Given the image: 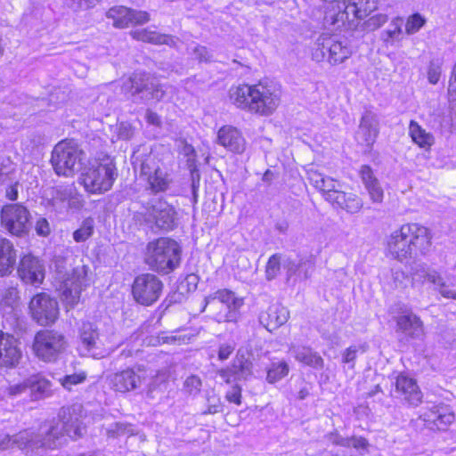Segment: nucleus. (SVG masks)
Segmentation results:
<instances>
[{
    "instance_id": "1",
    "label": "nucleus",
    "mask_w": 456,
    "mask_h": 456,
    "mask_svg": "<svg viewBox=\"0 0 456 456\" xmlns=\"http://www.w3.org/2000/svg\"><path fill=\"white\" fill-rule=\"evenodd\" d=\"M69 410L61 409L59 413L60 419L57 422L44 423L37 432L26 429L16 434L14 443L20 449H56L61 444L64 435L72 439L82 436L78 419H67Z\"/></svg>"
},
{
    "instance_id": "2",
    "label": "nucleus",
    "mask_w": 456,
    "mask_h": 456,
    "mask_svg": "<svg viewBox=\"0 0 456 456\" xmlns=\"http://www.w3.org/2000/svg\"><path fill=\"white\" fill-rule=\"evenodd\" d=\"M230 99L238 108L260 116L272 115L281 103V86L273 82L240 85L230 89Z\"/></svg>"
},
{
    "instance_id": "3",
    "label": "nucleus",
    "mask_w": 456,
    "mask_h": 456,
    "mask_svg": "<svg viewBox=\"0 0 456 456\" xmlns=\"http://www.w3.org/2000/svg\"><path fill=\"white\" fill-rule=\"evenodd\" d=\"M430 231L419 224H403L387 238L388 254L399 262L426 256L431 249Z\"/></svg>"
},
{
    "instance_id": "4",
    "label": "nucleus",
    "mask_w": 456,
    "mask_h": 456,
    "mask_svg": "<svg viewBox=\"0 0 456 456\" xmlns=\"http://www.w3.org/2000/svg\"><path fill=\"white\" fill-rule=\"evenodd\" d=\"M181 254L182 248L175 240L161 237L147 244L144 262L151 270L167 274L180 265Z\"/></svg>"
},
{
    "instance_id": "5",
    "label": "nucleus",
    "mask_w": 456,
    "mask_h": 456,
    "mask_svg": "<svg viewBox=\"0 0 456 456\" xmlns=\"http://www.w3.org/2000/svg\"><path fill=\"white\" fill-rule=\"evenodd\" d=\"M244 300L230 289H218L204 298L202 312L207 311L218 323L236 322Z\"/></svg>"
},
{
    "instance_id": "6",
    "label": "nucleus",
    "mask_w": 456,
    "mask_h": 456,
    "mask_svg": "<svg viewBox=\"0 0 456 456\" xmlns=\"http://www.w3.org/2000/svg\"><path fill=\"white\" fill-rule=\"evenodd\" d=\"M65 261L57 258L55 266L60 274L63 273L62 299L67 305L73 307L79 302L82 290L89 285L88 267L79 260L74 263L70 270H67L62 265Z\"/></svg>"
},
{
    "instance_id": "7",
    "label": "nucleus",
    "mask_w": 456,
    "mask_h": 456,
    "mask_svg": "<svg viewBox=\"0 0 456 456\" xmlns=\"http://www.w3.org/2000/svg\"><path fill=\"white\" fill-rule=\"evenodd\" d=\"M118 175L117 168L111 159L103 162L94 160L81 169L80 180L85 189L91 193H102L109 191Z\"/></svg>"
},
{
    "instance_id": "8",
    "label": "nucleus",
    "mask_w": 456,
    "mask_h": 456,
    "mask_svg": "<svg viewBox=\"0 0 456 456\" xmlns=\"http://www.w3.org/2000/svg\"><path fill=\"white\" fill-rule=\"evenodd\" d=\"M84 156V151L75 142L65 140L54 146L51 163L58 175L70 177L81 169Z\"/></svg>"
},
{
    "instance_id": "9",
    "label": "nucleus",
    "mask_w": 456,
    "mask_h": 456,
    "mask_svg": "<svg viewBox=\"0 0 456 456\" xmlns=\"http://www.w3.org/2000/svg\"><path fill=\"white\" fill-rule=\"evenodd\" d=\"M144 222L157 232H170L176 228L178 214L174 206L163 199H154L146 203L144 207Z\"/></svg>"
},
{
    "instance_id": "10",
    "label": "nucleus",
    "mask_w": 456,
    "mask_h": 456,
    "mask_svg": "<svg viewBox=\"0 0 456 456\" xmlns=\"http://www.w3.org/2000/svg\"><path fill=\"white\" fill-rule=\"evenodd\" d=\"M168 88L145 73H134L122 86L123 91L130 94L134 101L139 98L143 102L163 100Z\"/></svg>"
},
{
    "instance_id": "11",
    "label": "nucleus",
    "mask_w": 456,
    "mask_h": 456,
    "mask_svg": "<svg viewBox=\"0 0 456 456\" xmlns=\"http://www.w3.org/2000/svg\"><path fill=\"white\" fill-rule=\"evenodd\" d=\"M65 336L54 330H43L36 333L33 351L36 356L45 362H55L67 347Z\"/></svg>"
},
{
    "instance_id": "12",
    "label": "nucleus",
    "mask_w": 456,
    "mask_h": 456,
    "mask_svg": "<svg viewBox=\"0 0 456 456\" xmlns=\"http://www.w3.org/2000/svg\"><path fill=\"white\" fill-rule=\"evenodd\" d=\"M0 217L2 226L12 235L21 237L28 234L31 228L30 212L21 204L13 203L4 206Z\"/></svg>"
},
{
    "instance_id": "13",
    "label": "nucleus",
    "mask_w": 456,
    "mask_h": 456,
    "mask_svg": "<svg viewBox=\"0 0 456 456\" xmlns=\"http://www.w3.org/2000/svg\"><path fill=\"white\" fill-rule=\"evenodd\" d=\"M140 177L146 182V189L153 193L166 191L173 182L171 175L159 166L157 158L151 155L142 160Z\"/></svg>"
},
{
    "instance_id": "14",
    "label": "nucleus",
    "mask_w": 456,
    "mask_h": 456,
    "mask_svg": "<svg viewBox=\"0 0 456 456\" xmlns=\"http://www.w3.org/2000/svg\"><path fill=\"white\" fill-rule=\"evenodd\" d=\"M163 288L164 284L157 275L142 273L134 279L132 295L138 304L149 306L159 300Z\"/></svg>"
},
{
    "instance_id": "15",
    "label": "nucleus",
    "mask_w": 456,
    "mask_h": 456,
    "mask_svg": "<svg viewBox=\"0 0 456 456\" xmlns=\"http://www.w3.org/2000/svg\"><path fill=\"white\" fill-rule=\"evenodd\" d=\"M28 308L32 318L42 326L54 323L59 316L57 300L45 292L35 295L29 302Z\"/></svg>"
},
{
    "instance_id": "16",
    "label": "nucleus",
    "mask_w": 456,
    "mask_h": 456,
    "mask_svg": "<svg viewBox=\"0 0 456 456\" xmlns=\"http://www.w3.org/2000/svg\"><path fill=\"white\" fill-rule=\"evenodd\" d=\"M106 17L112 20L114 28L121 29L130 26H142L151 20V15L148 12L124 5H116L110 8L106 12Z\"/></svg>"
},
{
    "instance_id": "17",
    "label": "nucleus",
    "mask_w": 456,
    "mask_h": 456,
    "mask_svg": "<svg viewBox=\"0 0 456 456\" xmlns=\"http://www.w3.org/2000/svg\"><path fill=\"white\" fill-rule=\"evenodd\" d=\"M349 2H353V0H341L336 2L330 8L327 7L323 18L324 26L331 29L341 28L349 30L357 29L361 26L362 18L355 17L354 19L353 15L341 17V14L346 12V7Z\"/></svg>"
},
{
    "instance_id": "18",
    "label": "nucleus",
    "mask_w": 456,
    "mask_h": 456,
    "mask_svg": "<svg viewBox=\"0 0 456 456\" xmlns=\"http://www.w3.org/2000/svg\"><path fill=\"white\" fill-rule=\"evenodd\" d=\"M78 351L81 355L102 358L105 351L102 347L97 327L91 322H84L79 330Z\"/></svg>"
},
{
    "instance_id": "19",
    "label": "nucleus",
    "mask_w": 456,
    "mask_h": 456,
    "mask_svg": "<svg viewBox=\"0 0 456 456\" xmlns=\"http://www.w3.org/2000/svg\"><path fill=\"white\" fill-rule=\"evenodd\" d=\"M21 357L22 351L18 339L0 330V368H15Z\"/></svg>"
},
{
    "instance_id": "20",
    "label": "nucleus",
    "mask_w": 456,
    "mask_h": 456,
    "mask_svg": "<svg viewBox=\"0 0 456 456\" xmlns=\"http://www.w3.org/2000/svg\"><path fill=\"white\" fill-rule=\"evenodd\" d=\"M18 273L25 283L38 287L45 279V267L37 257L28 255L21 258Z\"/></svg>"
},
{
    "instance_id": "21",
    "label": "nucleus",
    "mask_w": 456,
    "mask_h": 456,
    "mask_svg": "<svg viewBox=\"0 0 456 456\" xmlns=\"http://www.w3.org/2000/svg\"><path fill=\"white\" fill-rule=\"evenodd\" d=\"M429 428L446 429L455 419L454 412L445 404L435 405L419 417Z\"/></svg>"
},
{
    "instance_id": "22",
    "label": "nucleus",
    "mask_w": 456,
    "mask_h": 456,
    "mask_svg": "<svg viewBox=\"0 0 456 456\" xmlns=\"http://www.w3.org/2000/svg\"><path fill=\"white\" fill-rule=\"evenodd\" d=\"M396 396L406 402L411 406H418L422 403L423 394L416 380L404 374L397 376L395 380Z\"/></svg>"
},
{
    "instance_id": "23",
    "label": "nucleus",
    "mask_w": 456,
    "mask_h": 456,
    "mask_svg": "<svg viewBox=\"0 0 456 456\" xmlns=\"http://www.w3.org/2000/svg\"><path fill=\"white\" fill-rule=\"evenodd\" d=\"M107 379L110 387L120 393L134 390L142 383L141 375L131 368L112 373Z\"/></svg>"
},
{
    "instance_id": "24",
    "label": "nucleus",
    "mask_w": 456,
    "mask_h": 456,
    "mask_svg": "<svg viewBox=\"0 0 456 456\" xmlns=\"http://www.w3.org/2000/svg\"><path fill=\"white\" fill-rule=\"evenodd\" d=\"M289 318V310L279 303L270 305L259 314L260 323L269 331H273L285 324Z\"/></svg>"
},
{
    "instance_id": "25",
    "label": "nucleus",
    "mask_w": 456,
    "mask_h": 456,
    "mask_svg": "<svg viewBox=\"0 0 456 456\" xmlns=\"http://www.w3.org/2000/svg\"><path fill=\"white\" fill-rule=\"evenodd\" d=\"M379 119L378 117L370 112L366 111L360 121L358 130L356 132V139L359 143L371 146L379 134Z\"/></svg>"
},
{
    "instance_id": "26",
    "label": "nucleus",
    "mask_w": 456,
    "mask_h": 456,
    "mask_svg": "<svg viewBox=\"0 0 456 456\" xmlns=\"http://www.w3.org/2000/svg\"><path fill=\"white\" fill-rule=\"evenodd\" d=\"M131 37L134 40L156 45H167L175 48L177 46V38L167 34H161L151 27L133 29L129 32Z\"/></svg>"
},
{
    "instance_id": "27",
    "label": "nucleus",
    "mask_w": 456,
    "mask_h": 456,
    "mask_svg": "<svg viewBox=\"0 0 456 456\" xmlns=\"http://www.w3.org/2000/svg\"><path fill=\"white\" fill-rule=\"evenodd\" d=\"M217 142L234 153H242L246 149V140L242 134L232 126H224L219 129Z\"/></svg>"
},
{
    "instance_id": "28",
    "label": "nucleus",
    "mask_w": 456,
    "mask_h": 456,
    "mask_svg": "<svg viewBox=\"0 0 456 456\" xmlns=\"http://www.w3.org/2000/svg\"><path fill=\"white\" fill-rule=\"evenodd\" d=\"M321 45L322 55L328 53V61L333 65L342 63L352 53L346 44L331 37L324 38Z\"/></svg>"
},
{
    "instance_id": "29",
    "label": "nucleus",
    "mask_w": 456,
    "mask_h": 456,
    "mask_svg": "<svg viewBox=\"0 0 456 456\" xmlns=\"http://www.w3.org/2000/svg\"><path fill=\"white\" fill-rule=\"evenodd\" d=\"M332 195L333 198H330L329 203L334 208L343 209L349 214L359 213L363 207L362 200L351 191L346 192L339 189L336 194L333 193Z\"/></svg>"
},
{
    "instance_id": "30",
    "label": "nucleus",
    "mask_w": 456,
    "mask_h": 456,
    "mask_svg": "<svg viewBox=\"0 0 456 456\" xmlns=\"http://www.w3.org/2000/svg\"><path fill=\"white\" fill-rule=\"evenodd\" d=\"M32 401L44 400L52 396L53 384L42 374H34L27 378Z\"/></svg>"
},
{
    "instance_id": "31",
    "label": "nucleus",
    "mask_w": 456,
    "mask_h": 456,
    "mask_svg": "<svg viewBox=\"0 0 456 456\" xmlns=\"http://www.w3.org/2000/svg\"><path fill=\"white\" fill-rule=\"evenodd\" d=\"M289 351L297 362L305 365L316 370H322L324 367V360L322 357L309 346L292 344L289 346Z\"/></svg>"
},
{
    "instance_id": "32",
    "label": "nucleus",
    "mask_w": 456,
    "mask_h": 456,
    "mask_svg": "<svg viewBox=\"0 0 456 456\" xmlns=\"http://www.w3.org/2000/svg\"><path fill=\"white\" fill-rule=\"evenodd\" d=\"M360 176L371 200L376 203H380L383 200L384 191L371 167L368 165L362 166Z\"/></svg>"
},
{
    "instance_id": "33",
    "label": "nucleus",
    "mask_w": 456,
    "mask_h": 456,
    "mask_svg": "<svg viewBox=\"0 0 456 456\" xmlns=\"http://www.w3.org/2000/svg\"><path fill=\"white\" fill-rule=\"evenodd\" d=\"M309 179L311 183L322 192L323 198L328 202L330 200V198H333L331 194H336L341 187L338 181L316 171H311L309 173Z\"/></svg>"
},
{
    "instance_id": "34",
    "label": "nucleus",
    "mask_w": 456,
    "mask_h": 456,
    "mask_svg": "<svg viewBox=\"0 0 456 456\" xmlns=\"http://www.w3.org/2000/svg\"><path fill=\"white\" fill-rule=\"evenodd\" d=\"M396 322L398 329L408 337L420 338L424 334L423 322L412 313L400 315Z\"/></svg>"
},
{
    "instance_id": "35",
    "label": "nucleus",
    "mask_w": 456,
    "mask_h": 456,
    "mask_svg": "<svg viewBox=\"0 0 456 456\" xmlns=\"http://www.w3.org/2000/svg\"><path fill=\"white\" fill-rule=\"evenodd\" d=\"M415 275L434 284L435 289H436L444 297L456 299V290L450 289V287L445 283L443 276L437 271L419 270L416 272Z\"/></svg>"
},
{
    "instance_id": "36",
    "label": "nucleus",
    "mask_w": 456,
    "mask_h": 456,
    "mask_svg": "<svg viewBox=\"0 0 456 456\" xmlns=\"http://www.w3.org/2000/svg\"><path fill=\"white\" fill-rule=\"evenodd\" d=\"M15 263L16 250L12 243L5 238H0V276L10 273Z\"/></svg>"
},
{
    "instance_id": "37",
    "label": "nucleus",
    "mask_w": 456,
    "mask_h": 456,
    "mask_svg": "<svg viewBox=\"0 0 456 456\" xmlns=\"http://www.w3.org/2000/svg\"><path fill=\"white\" fill-rule=\"evenodd\" d=\"M231 368L237 380H247L253 375V363L249 356L240 350L238 351Z\"/></svg>"
},
{
    "instance_id": "38",
    "label": "nucleus",
    "mask_w": 456,
    "mask_h": 456,
    "mask_svg": "<svg viewBox=\"0 0 456 456\" xmlns=\"http://www.w3.org/2000/svg\"><path fill=\"white\" fill-rule=\"evenodd\" d=\"M376 9L377 2L375 0H353V2L348 3L346 12L342 13L341 17L353 15L354 19L358 17L362 20Z\"/></svg>"
},
{
    "instance_id": "39",
    "label": "nucleus",
    "mask_w": 456,
    "mask_h": 456,
    "mask_svg": "<svg viewBox=\"0 0 456 456\" xmlns=\"http://www.w3.org/2000/svg\"><path fill=\"white\" fill-rule=\"evenodd\" d=\"M409 133L412 141L421 148H429L435 142L432 134L426 132L416 121L411 120L409 125Z\"/></svg>"
},
{
    "instance_id": "40",
    "label": "nucleus",
    "mask_w": 456,
    "mask_h": 456,
    "mask_svg": "<svg viewBox=\"0 0 456 456\" xmlns=\"http://www.w3.org/2000/svg\"><path fill=\"white\" fill-rule=\"evenodd\" d=\"M289 372V366L285 361L273 362L267 370L266 380L273 384L282 378L286 377Z\"/></svg>"
},
{
    "instance_id": "41",
    "label": "nucleus",
    "mask_w": 456,
    "mask_h": 456,
    "mask_svg": "<svg viewBox=\"0 0 456 456\" xmlns=\"http://www.w3.org/2000/svg\"><path fill=\"white\" fill-rule=\"evenodd\" d=\"M49 196L51 197L52 204L55 205L58 202H65L72 198L73 186L72 185H57L49 190Z\"/></svg>"
},
{
    "instance_id": "42",
    "label": "nucleus",
    "mask_w": 456,
    "mask_h": 456,
    "mask_svg": "<svg viewBox=\"0 0 456 456\" xmlns=\"http://www.w3.org/2000/svg\"><path fill=\"white\" fill-rule=\"evenodd\" d=\"M94 230V220L92 217L86 218L80 227L73 232V239L76 242L86 241L90 238Z\"/></svg>"
},
{
    "instance_id": "43",
    "label": "nucleus",
    "mask_w": 456,
    "mask_h": 456,
    "mask_svg": "<svg viewBox=\"0 0 456 456\" xmlns=\"http://www.w3.org/2000/svg\"><path fill=\"white\" fill-rule=\"evenodd\" d=\"M87 375L85 371H79L72 374H67L59 379L60 384L64 389L71 391L73 387L82 384L86 380Z\"/></svg>"
},
{
    "instance_id": "44",
    "label": "nucleus",
    "mask_w": 456,
    "mask_h": 456,
    "mask_svg": "<svg viewBox=\"0 0 456 456\" xmlns=\"http://www.w3.org/2000/svg\"><path fill=\"white\" fill-rule=\"evenodd\" d=\"M390 287L395 289H402L407 287L408 276L400 268H392L390 270Z\"/></svg>"
},
{
    "instance_id": "45",
    "label": "nucleus",
    "mask_w": 456,
    "mask_h": 456,
    "mask_svg": "<svg viewBox=\"0 0 456 456\" xmlns=\"http://www.w3.org/2000/svg\"><path fill=\"white\" fill-rule=\"evenodd\" d=\"M444 61L442 59L436 58L429 61L428 66V80L432 85H436L442 74Z\"/></svg>"
},
{
    "instance_id": "46",
    "label": "nucleus",
    "mask_w": 456,
    "mask_h": 456,
    "mask_svg": "<svg viewBox=\"0 0 456 456\" xmlns=\"http://www.w3.org/2000/svg\"><path fill=\"white\" fill-rule=\"evenodd\" d=\"M368 349V346L366 344L359 345V346H351L348 348H346L342 353V362L344 363H350L351 368L354 367V361L357 357V354L359 351L362 353L366 352Z\"/></svg>"
},
{
    "instance_id": "47",
    "label": "nucleus",
    "mask_w": 456,
    "mask_h": 456,
    "mask_svg": "<svg viewBox=\"0 0 456 456\" xmlns=\"http://www.w3.org/2000/svg\"><path fill=\"white\" fill-rule=\"evenodd\" d=\"M426 23V19L419 13L411 15L405 25V31L408 35H412L418 32Z\"/></svg>"
},
{
    "instance_id": "48",
    "label": "nucleus",
    "mask_w": 456,
    "mask_h": 456,
    "mask_svg": "<svg viewBox=\"0 0 456 456\" xmlns=\"http://www.w3.org/2000/svg\"><path fill=\"white\" fill-rule=\"evenodd\" d=\"M300 269L298 270V277L303 280H307L311 277L314 270L315 262L313 256L299 260Z\"/></svg>"
},
{
    "instance_id": "49",
    "label": "nucleus",
    "mask_w": 456,
    "mask_h": 456,
    "mask_svg": "<svg viewBox=\"0 0 456 456\" xmlns=\"http://www.w3.org/2000/svg\"><path fill=\"white\" fill-rule=\"evenodd\" d=\"M281 269V256L278 254H273L270 256L266 267H265V275L267 280L274 279Z\"/></svg>"
},
{
    "instance_id": "50",
    "label": "nucleus",
    "mask_w": 456,
    "mask_h": 456,
    "mask_svg": "<svg viewBox=\"0 0 456 456\" xmlns=\"http://www.w3.org/2000/svg\"><path fill=\"white\" fill-rule=\"evenodd\" d=\"M387 21V16L386 14L379 13L370 17L367 20L361 23V26L364 30L372 31L380 28Z\"/></svg>"
},
{
    "instance_id": "51",
    "label": "nucleus",
    "mask_w": 456,
    "mask_h": 456,
    "mask_svg": "<svg viewBox=\"0 0 456 456\" xmlns=\"http://www.w3.org/2000/svg\"><path fill=\"white\" fill-rule=\"evenodd\" d=\"M402 24H403V19L401 18H395L392 20L390 27L391 28L384 31L382 33V38L384 42L388 43L394 38H397L398 36L402 33Z\"/></svg>"
},
{
    "instance_id": "52",
    "label": "nucleus",
    "mask_w": 456,
    "mask_h": 456,
    "mask_svg": "<svg viewBox=\"0 0 456 456\" xmlns=\"http://www.w3.org/2000/svg\"><path fill=\"white\" fill-rule=\"evenodd\" d=\"M224 411V404L221 399L213 395L207 398V409L202 412L203 414H216Z\"/></svg>"
},
{
    "instance_id": "53",
    "label": "nucleus",
    "mask_w": 456,
    "mask_h": 456,
    "mask_svg": "<svg viewBox=\"0 0 456 456\" xmlns=\"http://www.w3.org/2000/svg\"><path fill=\"white\" fill-rule=\"evenodd\" d=\"M201 385V379L196 375H191L185 379L183 387L188 394L195 395L200 391Z\"/></svg>"
},
{
    "instance_id": "54",
    "label": "nucleus",
    "mask_w": 456,
    "mask_h": 456,
    "mask_svg": "<svg viewBox=\"0 0 456 456\" xmlns=\"http://www.w3.org/2000/svg\"><path fill=\"white\" fill-rule=\"evenodd\" d=\"M27 389H28V385L26 379L20 383L9 384L4 389V394L10 397H17L25 393Z\"/></svg>"
},
{
    "instance_id": "55",
    "label": "nucleus",
    "mask_w": 456,
    "mask_h": 456,
    "mask_svg": "<svg viewBox=\"0 0 456 456\" xmlns=\"http://www.w3.org/2000/svg\"><path fill=\"white\" fill-rule=\"evenodd\" d=\"M116 134L119 140H129L134 135V128L129 123L121 122L116 127Z\"/></svg>"
},
{
    "instance_id": "56",
    "label": "nucleus",
    "mask_w": 456,
    "mask_h": 456,
    "mask_svg": "<svg viewBox=\"0 0 456 456\" xmlns=\"http://www.w3.org/2000/svg\"><path fill=\"white\" fill-rule=\"evenodd\" d=\"M99 1L100 0H66V4L74 11H80L94 7Z\"/></svg>"
},
{
    "instance_id": "57",
    "label": "nucleus",
    "mask_w": 456,
    "mask_h": 456,
    "mask_svg": "<svg viewBox=\"0 0 456 456\" xmlns=\"http://www.w3.org/2000/svg\"><path fill=\"white\" fill-rule=\"evenodd\" d=\"M324 438L334 445H339L343 447L348 448V444L350 440L347 437H343L341 435L338 433V431H333L325 435Z\"/></svg>"
},
{
    "instance_id": "58",
    "label": "nucleus",
    "mask_w": 456,
    "mask_h": 456,
    "mask_svg": "<svg viewBox=\"0 0 456 456\" xmlns=\"http://www.w3.org/2000/svg\"><path fill=\"white\" fill-rule=\"evenodd\" d=\"M35 231L39 236H48L51 232V227L47 219L45 217H39L36 222Z\"/></svg>"
},
{
    "instance_id": "59",
    "label": "nucleus",
    "mask_w": 456,
    "mask_h": 456,
    "mask_svg": "<svg viewBox=\"0 0 456 456\" xmlns=\"http://www.w3.org/2000/svg\"><path fill=\"white\" fill-rule=\"evenodd\" d=\"M225 398L228 402L240 405L241 403V387L239 385L232 386L226 393Z\"/></svg>"
},
{
    "instance_id": "60",
    "label": "nucleus",
    "mask_w": 456,
    "mask_h": 456,
    "mask_svg": "<svg viewBox=\"0 0 456 456\" xmlns=\"http://www.w3.org/2000/svg\"><path fill=\"white\" fill-rule=\"evenodd\" d=\"M347 438L350 440L348 447L352 446L357 450H367L369 447L368 441L362 436H354Z\"/></svg>"
},
{
    "instance_id": "61",
    "label": "nucleus",
    "mask_w": 456,
    "mask_h": 456,
    "mask_svg": "<svg viewBox=\"0 0 456 456\" xmlns=\"http://www.w3.org/2000/svg\"><path fill=\"white\" fill-rule=\"evenodd\" d=\"M195 58L200 61H208L211 59V55L209 54L207 47L202 45H196L192 51Z\"/></svg>"
},
{
    "instance_id": "62",
    "label": "nucleus",
    "mask_w": 456,
    "mask_h": 456,
    "mask_svg": "<svg viewBox=\"0 0 456 456\" xmlns=\"http://www.w3.org/2000/svg\"><path fill=\"white\" fill-rule=\"evenodd\" d=\"M235 346L231 344H222L218 349V358L221 361L227 360L234 351Z\"/></svg>"
},
{
    "instance_id": "63",
    "label": "nucleus",
    "mask_w": 456,
    "mask_h": 456,
    "mask_svg": "<svg viewBox=\"0 0 456 456\" xmlns=\"http://www.w3.org/2000/svg\"><path fill=\"white\" fill-rule=\"evenodd\" d=\"M16 435L11 437L9 435L1 434L0 435V450H6L13 445L17 446V444L14 443V438Z\"/></svg>"
},
{
    "instance_id": "64",
    "label": "nucleus",
    "mask_w": 456,
    "mask_h": 456,
    "mask_svg": "<svg viewBox=\"0 0 456 456\" xmlns=\"http://www.w3.org/2000/svg\"><path fill=\"white\" fill-rule=\"evenodd\" d=\"M447 93L448 95L450 96L456 94V62L452 67V74L449 79Z\"/></svg>"
}]
</instances>
